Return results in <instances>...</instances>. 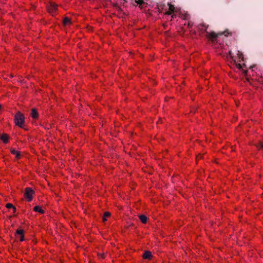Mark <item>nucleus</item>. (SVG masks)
I'll return each mask as SVG.
<instances>
[{"label":"nucleus","instance_id":"1","mask_svg":"<svg viewBox=\"0 0 263 263\" xmlns=\"http://www.w3.org/2000/svg\"><path fill=\"white\" fill-rule=\"evenodd\" d=\"M208 26H206L204 24H202L200 29H201V30L205 31L206 33V35L207 37H208L212 42H214L218 36L221 35L223 34H224V35L226 36H227V34H226L225 32L223 33L221 32V33H216L215 32H209L207 31Z\"/></svg>","mask_w":263,"mask_h":263},{"label":"nucleus","instance_id":"2","mask_svg":"<svg viewBox=\"0 0 263 263\" xmlns=\"http://www.w3.org/2000/svg\"><path fill=\"white\" fill-rule=\"evenodd\" d=\"M25 121V118L21 112L18 111L14 117V122L16 125L23 127V124Z\"/></svg>","mask_w":263,"mask_h":263},{"label":"nucleus","instance_id":"3","mask_svg":"<svg viewBox=\"0 0 263 263\" xmlns=\"http://www.w3.org/2000/svg\"><path fill=\"white\" fill-rule=\"evenodd\" d=\"M35 192L31 187H26L25 189L24 196L26 200L30 202L32 200V195Z\"/></svg>","mask_w":263,"mask_h":263},{"label":"nucleus","instance_id":"4","mask_svg":"<svg viewBox=\"0 0 263 263\" xmlns=\"http://www.w3.org/2000/svg\"><path fill=\"white\" fill-rule=\"evenodd\" d=\"M24 231L23 230L20 229L17 230L15 233V237L17 239H18L20 241H23L24 240Z\"/></svg>","mask_w":263,"mask_h":263},{"label":"nucleus","instance_id":"5","mask_svg":"<svg viewBox=\"0 0 263 263\" xmlns=\"http://www.w3.org/2000/svg\"><path fill=\"white\" fill-rule=\"evenodd\" d=\"M142 257L144 259H151L152 257V253L150 251H145L143 254Z\"/></svg>","mask_w":263,"mask_h":263},{"label":"nucleus","instance_id":"6","mask_svg":"<svg viewBox=\"0 0 263 263\" xmlns=\"http://www.w3.org/2000/svg\"><path fill=\"white\" fill-rule=\"evenodd\" d=\"M58 6L54 4H51L49 8V10L50 13H53L55 12L57 10Z\"/></svg>","mask_w":263,"mask_h":263},{"label":"nucleus","instance_id":"7","mask_svg":"<svg viewBox=\"0 0 263 263\" xmlns=\"http://www.w3.org/2000/svg\"><path fill=\"white\" fill-rule=\"evenodd\" d=\"M31 117L34 119H36L38 117V113L35 108H32L30 114Z\"/></svg>","mask_w":263,"mask_h":263},{"label":"nucleus","instance_id":"8","mask_svg":"<svg viewBox=\"0 0 263 263\" xmlns=\"http://www.w3.org/2000/svg\"><path fill=\"white\" fill-rule=\"evenodd\" d=\"M0 138L5 143H7L8 142L9 137L6 134H3L1 136Z\"/></svg>","mask_w":263,"mask_h":263},{"label":"nucleus","instance_id":"9","mask_svg":"<svg viewBox=\"0 0 263 263\" xmlns=\"http://www.w3.org/2000/svg\"><path fill=\"white\" fill-rule=\"evenodd\" d=\"M11 153L13 155H15L16 156V158L17 159H19L20 158V156H21V154L19 152L16 151L15 149H11Z\"/></svg>","mask_w":263,"mask_h":263},{"label":"nucleus","instance_id":"10","mask_svg":"<svg viewBox=\"0 0 263 263\" xmlns=\"http://www.w3.org/2000/svg\"><path fill=\"white\" fill-rule=\"evenodd\" d=\"M139 218L143 223H146L147 222V217L144 215H140Z\"/></svg>","mask_w":263,"mask_h":263},{"label":"nucleus","instance_id":"11","mask_svg":"<svg viewBox=\"0 0 263 263\" xmlns=\"http://www.w3.org/2000/svg\"><path fill=\"white\" fill-rule=\"evenodd\" d=\"M33 210L35 212H38L41 214L44 213V211L43 210H42L40 206H35Z\"/></svg>","mask_w":263,"mask_h":263},{"label":"nucleus","instance_id":"12","mask_svg":"<svg viewBox=\"0 0 263 263\" xmlns=\"http://www.w3.org/2000/svg\"><path fill=\"white\" fill-rule=\"evenodd\" d=\"M63 24L64 25H67L71 24V21L68 17H65L63 20Z\"/></svg>","mask_w":263,"mask_h":263},{"label":"nucleus","instance_id":"13","mask_svg":"<svg viewBox=\"0 0 263 263\" xmlns=\"http://www.w3.org/2000/svg\"><path fill=\"white\" fill-rule=\"evenodd\" d=\"M232 62H233L234 64L236 65V67L239 69H240L242 68V66L240 64V63H238L236 62L235 59V60H233V61H232Z\"/></svg>","mask_w":263,"mask_h":263},{"label":"nucleus","instance_id":"14","mask_svg":"<svg viewBox=\"0 0 263 263\" xmlns=\"http://www.w3.org/2000/svg\"><path fill=\"white\" fill-rule=\"evenodd\" d=\"M168 5L169 6V10L173 12L175 9L174 5H172L171 3H168Z\"/></svg>","mask_w":263,"mask_h":263},{"label":"nucleus","instance_id":"15","mask_svg":"<svg viewBox=\"0 0 263 263\" xmlns=\"http://www.w3.org/2000/svg\"><path fill=\"white\" fill-rule=\"evenodd\" d=\"M227 57H230V59L232 60V61H233V60H235L233 55H232V51L231 50L229 51L228 54L227 55Z\"/></svg>","mask_w":263,"mask_h":263},{"label":"nucleus","instance_id":"16","mask_svg":"<svg viewBox=\"0 0 263 263\" xmlns=\"http://www.w3.org/2000/svg\"><path fill=\"white\" fill-rule=\"evenodd\" d=\"M6 207L8 209H11L14 208V205L10 203H8L6 205Z\"/></svg>","mask_w":263,"mask_h":263},{"label":"nucleus","instance_id":"17","mask_svg":"<svg viewBox=\"0 0 263 263\" xmlns=\"http://www.w3.org/2000/svg\"><path fill=\"white\" fill-rule=\"evenodd\" d=\"M135 2H136V3H137V4H138L139 5H141L144 3L143 0H138V1H136Z\"/></svg>","mask_w":263,"mask_h":263},{"label":"nucleus","instance_id":"18","mask_svg":"<svg viewBox=\"0 0 263 263\" xmlns=\"http://www.w3.org/2000/svg\"><path fill=\"white\" fill-rule=\"evenodd\" d=\"M104 216L106 217H109L110 216V213L108 212H105L104 213Z\"/></svg>","mask_w":263,"mask_h":263},{"label":"nucleus","instance_id":"19","mask_svg":"<svg viewBox=\"0 0 263 263\" xmlns=\"http://www.w3.org/2000/svg\"><path fill=\"white\" fill-rule=\"evenodd\" d=\"M172 12H173L169 10L168 11L166 12L165 14L167 15H171L172 13Z\"/></svg>","mask_w":263,"mask_h":263},{"label":"nucleus","instance_id":"20","mask_svg":"<svg viewBox=\"0 0 263 263\" xmlns=\"http://www.w3.org/2000/svg\"><path fill=\"white\" fill-rule=\"evenodd\" d=\"M238 57L239 59H242L243 58V56H242V54L241 53H238Z\"/></svg>","mask_w":263,"mask_h":263},{"label":"nucleus","instance_id":"21","mask_svg":"<svg viewBox=\"0 0 263 263\" xmlns=\"http://www.w3.org/2000/svg\"><path fill=\"white\" fill-rule=\"evenodd\" d=\"M107 219H106V217H105L104 216H103V221L104 222L105 221H106Z\"/></svg>","mask_w":263,"mask_h":263},{"label":"nucleus","instance_id":"22","mask_svg":"<svg viewBox=\"0 0 263 263\" xmlns=\"http://www.w3.org/2000/svg\"><path fill=\"white\" fill-rule=\"evenodd\" d=\"M202 158V156L201 155H199V156H197L198 159H201Z\"/></svg>","mask_w":263,"mask_h":263},{"label":"nucleus","instance_id":"23","mask_svg":"<svg viewBox=\"0 0 263 263\" xmlns=\"http://www.w3.org/2000/svg\"><path fill=\"white\" fill-rule=\"evenodd\" d=\"M12 209H13V212H15V211H16V209L15 207L14 206V208H13Z\"/></svg>","mask_w":263,"mask_h":263},{"label":"nucleus","instance_id":"24","mask_svg":"<svg viewBox=\"0 0 263 263\" xmlns=\"http://www.w3.org/2000/svg\"><path fill=\"white\" fill-rule=\"evenodd\" d=\"M260 148H263V144H260V147H259Z\"/></svg>","mask_w":263,"mask_h":263},{"label":"nucleus","instance_id":"25","mask_svg":"<svg viewBox=\"0 0 263 263\" xmlns=\"http://www.w3.org/2000/svg\"><path fill=\"white\" fill-rule=\"evenodd\" d=\"M101 257L102 258H103V257H104V255H101Z\"/></svg>","mask_w":263,"mask_h":263}]
</instances>
